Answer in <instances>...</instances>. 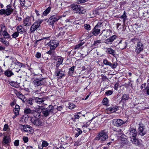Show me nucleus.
Segmentation results:
<instances>
[{"label": "nucleus", "mask_w": 149, "mask_h": 149, "mask_svg": "<svg viewBox=\"0 0 149 149\" xmlns=\"http://www.w3.org/2000/svg\"><path fill=\"white\" fill-rule=\"evenodd\" d=\"M43 21V20H39L38 21L36 22V23L39 25V26H40V24H41L42 22Z\"/></svg>", "instance_id": "nucleus-57"}, {"label": "nucleus", "mask_w": 149, "mask_h": 149, "mask_svg": "<svg viewBox=\"0 0 149 149\" xmlns=\"http://www.w3.org/2000/svg\"><path fill=\"white\" fill-rule=\"evenodd\" d=\"M33 111L29 109H26L24 110V113L26 114H30L32 113Z\"/></svg>", "instance_id": "nucleus-34"}, {"label": "nucleus", "mask_w": 149, "mask_h": 149, "mask_svg": "<svg viewBox=\"0 0 149 149\" xmlns=\"http://www.w3.org/2000/svg\"><path fill=\"white\" fill-rule=\"evenodd\" d=\"M120 139L122 143L125 144H127L128 143V141L126 139L124 138L123 136H121Z\"/></svg>", "instance_id": "nucleus-30"}, {"label": "nucleus", "mask_w": 149, "mask_h": 149, "mask_svg": "<svg viewBox=\"0 0 149 149\" xmlns=\"http://www.w3.org/2000/svg\"><path fill=\"white\" fill-rule=\"evenodd\" d=\"M3 141L4 143L5 144L9 143L11 141L10 137L8 136H5L4 138L3 139Z\"/></svg>", "instance_id": "nucleus-23"}, {"label": "nucleus", "mask_w": 149, "mask_h": 149, "mask_svg": "<svg viewBox=\"0 0 149 149\" xmlns=\"http://www.w3.org/2000/svg\"><path fill=\"white\" fill-rule=\"evenodd\" d=\"M129 134L130 138H134L136 137L137 134V132L136 129L133 128H130L129 130Z\"/></svg>", "instance_id": "nucleus-7"}, {"label": "nucleus", "mask_w": 149, "mask_h": 149, "mask_svg": "<svg viewBox=\"0 0 149 149\" xmlns=\"http://www.w3.org/2000/svg\"><path fill=\"white\" fill-rule=\"evenodd\" d=\"M113 93V92L111 91H108L105 92V94L107 95H111Z\"/></svg>", "instance_id": "nucleus-54"}, {"label": "nucleus", "mask_w": 149, "mask_h": 149, "mask_svg": "<svg viewBox=\"0 0 149 149\" xmlns=\"http://www.w3.org/2000/svg\"><path fill=\"white\" fill-rule=\"evenodd\" d=\"M108 99L107 98H105L104 99L102 103L104 105H107L108 104Z\"/></svg>", "instance_id": "nucleus-39"}, {"label": "nucleus", "mask_w": 149, "mask_h": 149, "mask_svg": "<svg viewBox=\"0 0 149 149\" xmlns=\"http://www.w3.org/2000/svg\"><path fill=\"white\" fill-rule=\"evenodd\" d=\"M1 31H3V30H5V26L3 24H1Z\"/></svg>", "instance_id": "nucleus-58"}, {"label": "nucleus", "mask_w": 149, "mask_h": 149, "mask_svg": "<svg viewBox=\"0 0 149 149\" xmlns=\"http://www.w3.org/2000/svg\"><path fill=\"white\" fill-rule=\"evenodd\" d=\"M74 66H72L69 69V71H72V72L73 73L74 70Z\"/></svg>", "instance_id": "nucleus-64"}, {"label": "nucleus", "mask_w": 149, "mask_h": 149, "mask_svg": "<svg viewBox=\"0 0 149 149\" xmlns=\"http://www.w3.org/2000/svg\"><path fill=\"white\" fill-rule=\"evenodd\" d=\"M7 8L5 10V14L7 15H9L13 11L14 9L10 5H8L7 6Z\"/></svg>", "instance_id": "nucleus-16"}, {"label": "nucleus", "mask_w": 149, "mask_h": 149, "mask_svg": "<svg viewBox=\"0 0 149 149\" xmlns=\"http://www.w3.org/2000/svg\"><path fill=\"white\" fill-rule=\"evenodd\" d=\"M56 75L59 77V78H61L62 77L64 76V73L63 72L61 71H56Z\"/></svg>", "instance_id": "nucleus-26"}, {"label": "nucleus", "mask_w": 149, "mask_h": 149, "mask_svg": "<svg viewBox=\"0 0 149 149\" xmlns=\"http://www.w3.org/2000/svg\"><path fill=\"white\" fill-rule=\"evenodd\" d=\"M31 123L36 126H42L43 125L42 122L41 120L38 118H32L31 120Z\"/></svg>", "instance_id": "nucleus-6"}, {"label": "nucleus", "mask_w": 149, "mask_h": 149, "mask_svg": "<svg viewBox=\"0 0 149 149\" xmlns=\"http://www.w3.org/2000/svg\"><path fill=\"white\" fill-rule=\"evenodd\" d=\"M69 108L70 109H74L76 107L75 105L73 103H69Z\"/></svg>", "instance_id": "nucleus-40"}, {"label": "nucleus", "mask_w": 149, "mask_h": 149, "mask_svg": "<svg viewBox=\"0 0 149 149\" xmlns=\"http://www.w3.org/2000/svg\"><path fill=\"white\" fill-rule=\"evenodd\" d=\"M43 79H44V78H42V79H36L33 81V84L35 86L42 85L44 83L43 81Z\"/></svg>", "instance_id": "nucleus-9"}, {"label": "nucleus", "mask_w": 149, "mask_h": 149, "mask_svg": "<svg viewBox=\"0 0 149 149\" xmlns=\"http://www.w3.org/2000/svg\"><path fill=\"white\" fill-rule=\"evenodd\" d=\"M14 145L15 146H19V140H16L14 143Z\"/></svg>", "instance_id": "nucleus-51"}, {"label": "nucleus", "mask_w": 149, "mask_h": 149, "mask_svg": "<svg viewBox=\"0 0 149 149\" xmlns=\"http://www.w3.org/2000/svg\"><path fill=\"white\" fill-rule=\"evenodd\" d=\"M20 128L24 131L28 132L30 131L31 127L29 125H21L20 126Z\"/></svg>", "instance_id": "nucleus-15"}, {"label": "nucleus", "mask_w": 149, "mask_h": 149, "mask_svg": "<svg viewBox=\"0 0 149 149\" xmlns=\"http://www.w3.org/2000/svg\"><path fill=\"white\" fill-rule=\"evenodd\" d=\"M117 36L116 35H113L110 37L109 38L111 40V41L112 42L116 38Z\"/></svg>", "instance_id": "nucleus-47"}, {"label": "nucleus", "mask_w": 149, "mask_h": 149, "mask_svg": "<svg viewBox=\"0 0 149 149\" xmlns=\"http://www.w3.org/2000/svg\"><path fill=\"white\" fill-rule=\"evenodd\" d=\"M31 17H28L24 20V24L25 26H29L31 25Z\"/></svg>", "instance_id": "nucleus-14"}, {"label": "nucleus", "mask_w": 149, "mask_h": 149, "mask_svg": "<svg viewBox=\"0 0 149 149\" xmlns=\"http://www.w3.org/2000/svg\"><path fill=\"white\" fill-rule=\"evenodd\" d=\"M0 14L2 15L3 14H5V10L1 9L0 10Z\"/></svg>", "instance_id": "nucleus-59"}, {"label": "nucleus", "mask_w": 149, "mask_h": 149, "mask_svg": "<svg viewBox=\"0 0 149 149\" xmlns=\"http://www.w3.org/2000/svg\"><path fill=\"white\" fill-rule=\"evenodd\" d=\"M33 98H34L35 102L38 104H43L44 101L47 99L45 97L42 98L34 97Z\"/></svg>", "instance_id": "nucleus-11"}, {"label": "nucleus", "mask_w": 149, "mask_h": 149, "mask_svg": "<svg viewBox=\"0 0 149 149\" xmlns=\"http://www.w3.org/2000/svg\"><path fill=\"white\" fill-rule=\"evenodd\" d=\"M76 130L77 131V132L75 134V137H77L79 135H80L82 133V131L79 128H77L76 129Z\"/></svg>", "instance_id": "nucleus-35"}, {"label": "nucleus", "mask_w": 149, "mask_h": 149, "mask_svg": "<svg viewBox=\"0 0 149 149\" xmlns=\"http://www.w3.org/2000/svg\"><path fill=\"white\" fill-rule=\"evenodd\" d=\"M10 84L11 86L15 87H16L17 85L16 82L13 81L10 82Z\"/></svg>", "instance_id": "nucleus-42"}, {"label": "nucleus", "mask_w": 149, "mask_h": 149, "mask_svg": "<svg viewBox=\"0 0 149 149\" xmlns=\"http://www.w3.org/2000/svg\"><path fill=\"white\" fill-rule=\"evenodd\" d=\"M9 127L8 125L7 124H5L3 130L4 131H7L8 130Z\"/></svg>", "instance_id": "nucleus-49"}, {"label": "nucleus", "mask_w": 149, "mask_h": 149, "mask_svg": "<svg viewBox=\"0 0 149 149\" xmlns=\"http://www.w3.org/2000/svg\"><path fill=\"white\" fill-rule=\"evenodd\" d=\"M48 145V143L47 142L45 141H43L42 142V146L43 147H46Z\"/></svg>", "instance_id": "nucleus-50"}, {"label": "nucleus", "mask_w": 149, "mask_h": 149, "mask_svg": "<svg viewBox=\"0 0 149 149\" xmlns=\"http://www.w3.org/2000/svg\"><path fill=\"white\" fill-rule=\"evenodd\" d=\"M34 100V98L32 99V98H30L29 99H28L27 101V103L28 104H30L31 105H32L33 104V103L32 101L33 100Z\"/></svg>", "instance_id": "nucleus-43"}, {"label": "nucleus", "mask_w": 149, "mask_h": 149, "mask_svg": "<svg viewBox=\"0 0 149 149\" xmlns=\"http://www.w3.org/2000/svg\"><path fill=\"white\" fill-rule=\"evenodd\" d=\"M108 137L107 133L105 132L104 130H102L98 133L95 139L97 140H101L104 141L107 139Z\"/></svg>", "instance_id": "nucleus-1"}, {"label": "nucleus", "mask_w": 149, "mask_h": 149, "mask_svg": "<svg viewBox=\"0 0 149 149\" xmlns=\"http://www.w3.org/2000/svg\"><path fill=\"white\" fill-rule=\"evenodd\" d=\"M88 0H79L78 1V3H82L85 2Z\"/></svg>", "instance_id": "nucleus-62"}, {"label": "nucleus", "mask_w": 149, "mask_h": 149, "mask_svg": "<svg viewBox=\"0 0 149 149\" xmlns=\"http://www.w3.org/2000/svg\"><path fill=\"white\" fill-rule=\"evenodd\" d=\"M23 139L25 143L27 142L28 141V139L27 137H24L23 138Z\"/></svg>", "instance_id": "nucleus-55"}, {"label": "nucleus", "mask_w": 149, "mask_h": 149, "mask_svg": "<svg viewBox=\"0 0 149 149\" xmlns=\"http://www.w3.org/2000/svg\"><path fill=\"white\" fill-rule=\"evenodd\" d=\"M54 107L52 105H49L46 110L42 111V113L44 116L47 117L49 115L50 113H52L53 112Z\"/></svg>", "instance_id": "nucleus-3"}, {"label": "nucleus", "mask_w": 149, "mask_h": 149, "mask_svg": "<svg viewBox=\"0 0 149 149\" xmlns=\"http://www.w3.org/2000/svg\"><path fill=\"white\" fill-rule=\"evenodd\" d=\"M118 45L120 49H123L126 48L127 44L126 42H123L122 40H121L118 43Z\"/></svg>", "instance_id": "nucleus-18"}, {"label": "nucleus", "mask_w": 149, "mask_h": 149, "mask_svg": "<svg viewBox=\"0 0 149 149\" xmlns=\"http://www.w3.org/2000/svg\"><path fill=\"white\" fill-rule=\"evenodd\" d=\"M100 26L98 24L96 25L93 30L92 33L94 36H97L100 33Z\"/></svg>", "instance_id": "nucleus-13"}, {"label": "nucleus", "mask_w": 149, "mask_h": 149, "mask_svg": "<svg viewBox=\"0 0 149 149\" xmlns=\"http://www.w3.org/2000/svg\"><path fill=\"white\" fill-rule=\"evenodd\" d=\"M51 8L50 7H49L47 8L45 11L43 12V14L44 15H46L47 14L49 13L50 11Z\"/></svg>", "instance_id": "nucleus-33"}, {"label": "nucleus", "mask_w": 149, "mask_h": 149, "mask_svg": "<svg viewBox=\"0 0 149 149\" xmlns=\"http://www.w3.org/2000/svg\"><path fill=\"white\" fill-rule=\"evenodd\" d=\"M86 12V10L83 7H79L77 13L79 14H82L85 13Z\"/></svg>", "instance_id": "nucleus-25"}, {"label": "nucleus", "mask_w": 149, "mask_h": 149, "mask_svg": "<svg viewBox=\"0 0 149 149\" xmlns=\"http://www.w3.org/2000/svg\"><path fill=\"white\" fill-rule=\"evenodd\" d=\"M20 4L22 6L24 5V0H20Z\"/></svg>", "instance_id": "nucleus-60"}, {"label": "nucleus", "mask_w": 149, "mask_h": 149, "mask_svg": "<svg viewBox=\"0 0 149 149\" xmlns=\"http://www.w3.org/2000/svg\"><path fill=\"white\" fill-rule=\"evenodd\" d=\"M19 35V33L18 32H16L14 33L12 35V36L14 38H15L17 37Z\"/></svg>", "instance_id": "nucleus-52"}, {"label": "nucleus", "mask_w": 149, "mask_h": 149, "mask_svg": "<svg viewBox=\"0 0 149 149\" xmlns=\"http://www.w3.org/2000/svg\"><path fill=\"white\" fill-rule=\"evenodd\" d=\"M63 61V59L62 58H59L57 59V62L58 64L60 65L61 64Z\"/></svg>", "instance_id": "nucleus-44"}, {"label": "nucleus", "mask_w": 149, "mask_h": 149, "mask_svg": "<svg viewBox=\"0 0 149 149\" xmlns=\"http://www.w3.org/2000/svg\"><path fill=\"white\" fill-rule=\"evenodd\" d=\"M59 42L58 41L53 40H51L47 44V45L50 47V49H54L58 45Z\"/></svg>", "instance_id": "nucleus-4"}, {"label": "nucleus", "mask_w": 149, "mask_h": 149, "mask_svg": "<svg viewBox=\"0 0 149 149\" xmlns=\"http://www.w3.org/2000/svg\"><path fill=\"white\" fill-rule=\"evenodd\" d=\"M144 46L143 44L140 41L137 43L136 47L135 49V52L137 54H139L142 51L143 49Z\"/></svg>", "instance_id": "nucleus-5"}, {"label": "nucleus", "mask_w": 149, "mask_h": 149, "mask_svg": "<svg viewBox=\"0 0 149 149\" xmlns=\"http://www.w3.org/2000/svg\"><path fill=\"white\" fill-rule=\"evenodd\" d=\"M39 26L38 24L35 22L31 26L30 28V31L31 33L35 31L36 30Z\"/></svg>", "instance_id": "nucleus-17"}, {"label": "nucleus", "mask_w": 149, "mask_h": 149, "mask_svg": "<svg viewBox=\"0 0 149 149\" xmlns=\"http://www.w3.org/2000/svg\"><path fill=\"white\" fill-rule=\"evenodd\" d=\"M66 29L65 27L63 28L61 27L59 28V33L58 35L59 36H62L66 32Z\"/></svg>", "instance_id": "nucleus-19"}, {"label": "nucleus", "mask_w": 149, "mask_h": 149, "mask_svg": "<svg viewBox=\"0 0 149 149\" xmlns=\"http://www.w3.org/2000/svg\"><path fill=\"white\" fill-rule=\"evenodd\" d=\"M84 26L85 28V29L87 30H90L91 29V27L90 26L89 24H84Z\"/></svg>", "instance_id": "nucleus-48"}, {"label": "nucleus", "mask_w": 149, "mask_h": 149, "mask_svg": "<svg viewBox=\"0 0 149 149\" xmlns=\"http://www.w3.org/2000/svg\"><path fill=\"white\" fill-rule=\"evenodd\" d=\"M20 109V107L18 105H17L15 106V109L13 110V111L16 116L19 115V111Z\"/></svg>", "instance_id": "nucleus-24"}, {"label": "nucleus", "mask_w": 149, "mask_h": 149, "mask_svg": "<svg viewBox=\"0 0 149 149\" xmlns=\"http://www.w3.org/2000/svg\"><path fill=\"white\" fill-rule=\"evenodd\" d=\"M41 54L40 53L38 52L36 54V57L38 58H40L41 56Z\"/></svg>", "instance_id": "nucleus-63"}, {"label": "nucleus", "mask_w": 149, "mask_h": 149, "mask_svg": "<svg viewBox=\"0 0 149 149\" xmlns=\"http://www.w3.org/2000/svg\"><path fill=\"white\" fill-rule=\"evenodd\" d=\"M3 36L5 38H10V36L9 34L5 31V30H4V31H3Z\"/></svg>", "instance_id": "nucleus-36"}, {"label": "nucleus", "mask_w": 149, "mask_h": 149, "mask_svg": "<svg viewBox=\"0 0 149 149\" xmlns=\"http://www.w3.org/2000/svg\"><path fill=\"white\" fill-rule=\"evenodd\" d=\"M4 74L5 75L8 77H10L13 75V73L11 71L8 70L6 71Z\"/></svg>", "instance_id": "nucleus-27"}, {"label": "nucleus", "mask_w": 149, "mask_h": 149, "mask_svg": "<svg viewBox=\"0 0 149 149\" xmlns=\"http://www.w3.org/2000/svg\"><path fill=\"white\" fill-rule=\"evenodd\" d=\"M107 52L113 56L115 54V51L111 48L107 49Z\"/></svg>", "instance_id": "nucleus-28"}, {"label": "nucleus", "mask_w": 149, "mask_h": 149, "mask_svg": "<svg viewBox=\"0 0 149 149\" xmlns=\"http://www.w3.org/2000/svg\"><path fill=\"white\" fill-rule=\"evenodd\" d=\"M117 66V63H114L113 64H112L111 63V65H110L112 68H115Z\"/></svg>", "instance_id": "nucleus-53"}, {"label": "nucleus", "mask_w": 149, "mask_h": 149, "mask_svg": "<svg viewBox=\"0 0 149 149\" xmlns=\"http://www.w3.org/2000/svg\"><path fill=\"white\" fill-rule=\"evenodd\" d=\"M131 141L132 143L137 145H140V143L139 141L136 138V137L131 138Z\"/></svg>", "instance_id": "nucleus-21"}, {"label": "nucleus", "mask_w": 149, "mask_h": 149, "mask_svg": "<svg viewBox=\"0 0 149 149\" xmlns=\"http://www.w3.org/2000/svg\"><path fill=\"white\" fill-rule=\"evenodd\" d=\"M113 124L115 126L119 127L125 123V122L120 119H114L113 121Z\"/></svg>", "instance_id": "nucleus-8"}, {"label": "nucleus", "mask_w": 149, "mask_h": 149, "mask_svg": "<svg viewBox=\"0 0 149 149\" xmlns=\"http://www.w3.org/2000/svg\"><path fill=\"white\" fill-rule=\"evenodd\" d=\"M126 17V16L125 15V13L124 12L123 14L120 17V18L123 19V22L124 23L125 22Z\"/></svg>", "instance_id": "nucleus-41"}, {"label": "nucleus", "mask_w": 149, "mask_h": 149, "mask_svg": "<svg viewBox=\"0 0 149 149\" xmlns=\"http://www.w3.org/2000/svg\"><path fill=\"white\" fill-rule=\"evenodd\" d=\"M144 128L143 126V125L142 124H139V127L138 129V134L141 136H143L146 134V132L144 130Z\"/></svg>", "instance_id": "nucleus-12"}, {"label": "nucleus", "mask_w": 149, "mask_h": 149, "mask_svg": "<svg viewBox=\"0 0 149 149\" xmlns=\"http://www.w3.org/2000/svg\"><path fill=\"white\" fill-rule=\"evenodd\" d=\"M101 40H97L94 42V43L93 44V45L94 46H97L98 45V44L101 42Z\"/></svg>", "instance_id": "nucleus-46"}, {"label": "nucleus", "mask_w": 149, "mask_h": 149, "mask_svg": "<svg viewBox=\"0 0 149 149\" xmlns=\"http://www.w3.org/2000/svg\"><path fill=\"white\" fill-rule=\"evenodd\" d=\"M111 34V32L110 30H103L99 36H102L103 37V38L105 39L110 36Z\"/></svg>", "instance_id": "nucleus-10"}, {"label": "nucleus", "mask_w": 149, "mask_h": 149, "mask_svg": "<svg viewBox=\"0 0 149 149\" xmlns=\"http://www.w3.org/2000/svg\"><path fill=\"white\" fill-rule=\"evenodd\" d=\"M129 99V96L125 94H124L122 97V99H121V101H122L123 100H126Z\"/></svg>", "instance_id": "nucleus-37"}, {"label": "nucleus", "mask_w": 149, "mask_h": 149, "mask_svg": "<svg viewBox=\"0 0 149 149\" xmlns=\"http://www.w3.org/2000/svg\"><path fill=\"white\" fill-rule=\"evenodd\" d=\"M103 63L105 65H109V66L111 65V63L109 62L106 59H104Z\"/></svg>", "instance_id": "nucleus-38"}, {"label": "nucleus", "mask_w": 149, "mask_h": 149, "mask_svg": "<svg viewBox=\"0 0 149 149\" xmlns=\"http://www.w3.org/2000/svg\"><path fill=\"white\" fill-rule=\"evenodd\" d=\"M83 44L82 43H80L79 44L76 45L74 48L75 49H77L79 48L80 46L82 45Z\"/></svg>", "instance_id": "nucleus-56"}, {"label": "nucleus", "mask_w": 149, "mask_h": 149, "mask_svg": "<svg viewBox=\"0 0 149 149\" xmlns=\"http://www.w3.org/2000/svg\"><path fill=\"white\" fill-rule=\"evenodd\" d=\"M17 32L21 33H23L25 32V30L21 26H17Z\"/></svg>", "instance_id": "nucleus-22"}, {"label": "nucleus", "mask_w": 149, "mask_h": 149, "mask_svg": "<svg viewBox=\"0 0 149 149\" xmlns=\"http://www.w3.org/2000/svg\"><path fill=\"white\" fill-rule=\"evenodd\" d=\"M60 17L56 15H53L50 17L47 21L49 24L50 25H53L56 22L60 19Z\"/></svg>", "instance_id": "nucleus-2"}, {"label": "nucleus", "mask_w": 149, "mask_h": 149, "mask_svg": "<svg viewBox=\"0 0 149 149\" xmlns=\"http://www.w3.org/2000/svg\"><path fill=\"white\" fill-rule=\"evenodd\" d=\"M108 109L111 113H114L118 110V107H110Z\"/></svg>", "instance_id": "nucleus-29"}, {"label": "nucleus", "mask_w": 149, "mask_h": 149, "mask_svg": "<svg viewBox=\"0 0 149 149\" xmlns=\"http://www.w3.org/2000/svg\"><path fill=\"white\" fill-rule=\"evenodd\" d=\"M111 42V40L110 38L107 39L105 40V42L107 44H108L110 42Z\"/></svg>", "instance_id": "nucleus-61"}, {"label": "nucleus", "mask_w": 149, "mask_h": 149, "mask_svg": "<svg viewBox=\"0 0 149 149\" xmlns=\"http://www.w3.org/2000/svg\"><path fill=\"white\" fill-rule=\"evenodd\" d=\"M49 38V37H47L43 38L42 39H40V40H36L34 43V46H35L36 45V44L38 41H41L42 40V39H47Z\"/></svg>", "instance_id": "nucleus-45"}, {"label": "nucleus", "mask_w": 149, "mask_h": 149, "mask_svg": "<svg viewBox=\"0 0 149 149\" xmlns=\"http://www.w3.org/2000/svg\"><path fill=\"white\" fill-rule=\"evenodd\" d=\"M17 96L18 97L22 100L23 101L25 102L26 101V99L24 95H23L22 93L19 92H17L16 93Z\"/></svg>", "instance_id": "nucleus-20"}, {"label": "nucleus", "mask_w": 149, "mask_h": 149, "mask_svg": "<svg viewBox=\"0 0 149 149\" xmlns=\"http://www.w3.org/2000/svg\"><path fill=\"white\" fill-rule=\"evenodd\" d=\"M34 118H38L40 116V114L39 112H37L36 111H33V113Z\"/></svg>", "instance_id": "nucleus-31"}, {"label": "nucleus", "mask_w": 149, "mask_h": 149, "mask_svg": "<svg viewBox=\"0 0 149 149\" xmlns=\"http://www.w3.org/2000/svg\"><path fill=\"white\" fill-rule=\"evenodd\" d=\"M79 7L77 5H74L72 6V8L74 10V12L77 13V11L78 10Z\"/></svg>", "instance_id": "nucleus-32"}]
</instances>
